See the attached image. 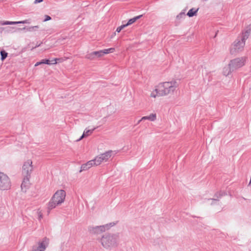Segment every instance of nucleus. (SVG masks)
<instances>
[{"mask_svg": "<svg viewBox=\"0 0 251 251\" xmlns=\"http://www.w3.org/2000/svg\"><path fill=\"white\" fill-rule=\"evenodd\" d=\"M198 10H199V8H197V9H195L194 8H191L188 12L187 15L188 16H189V17H192L196 15Z\"/></svg>", "mask_w": 251, "mask_h": 251, "instance_id": "obj_19", "label": "nucleus"}, {"mask_svg": "<svg viewBox=\"0 0 251 251\" xmlns=\"http://www.w3.org/2000/svg\"><path fill=\"white\" fill-rule=\"evenodd\" d=\"M38 219L40 220L43 218L42 214L41 212H38Z\"/></svg>", "mask_w": 251, "mask_h": 251, "instance_id": "obj_28", "label": "nucleus"}, {"mask_svg": "<svg viewBox=\"0 0 251 251\" xmlns=\"http://www.w3.org/2000/svg\"><path fill=\"white\" fill-rule=\"evenodd\" d=\"M34 27H39V26L35 25V26H29L28 27H24L21 28V30H25L26 31L32 32L33 31H34Z\"/></svg>", "mask_w": 251, "mask_h": 251, "instance_id": "obj_22", "label": "nucleus"}, {"mask_svg": "<svg viewBox=\"0 0 251 251\" xmlns=\"http://www.w3.org/2000/svg\"><path fill=\"white\" fill-rule=\"evenodd\" d=\"M226 195V193L224 191H220L219 192H217L214 195V198L211 199V200L212 201V202H213L211 204H212L213 203H215L219 201V198H220L222 196H225Z\"/></svg>", "mask_w": 251, "mask_h": 251, "instance_id": "obj_14", "label": "nucleus"}, {"mask_svg": "<svg viewBox=\"0 0 251 251\" xmlns=\"http://www.w3.org/2000/svg\"><path fill=\"white\" fill-rule=\"evenodd\" d=\"M86 58L90 60H93L95 58V56L94 54V52H92L89 54H87Z\"/></svg>", "mask_w": 251, "mask_h": 251, "instance_id": "obj_24", "label": "nucleus"}, {"mask_svg": "<svg viewBox=\"0 0 251 251\" xmlns=\"http://www.w3.org/2000/svg\"><path fill=\"white\" fill-rule=\"evenodd\" d=\"M156 119V115L155 113H152L149 116H144L141 118V120H148L151 121H154Z\"/></svg>", "mask_w": 251, "mask_h": 251, "instance_id": "obj_17", "label": "nucleus"}, {"mask_svg": "<svg viewBox=\"0 0 251 251\" xmlns=\"http://www.w3.org/2000/svg\"><path fill=\"white\" fill-rule=\"evenodd\" d=\"M43 1V0H35L34 3H37Z\"/></svg>", "mask_w": 251, "mask_h": 251, "instance_id": "obj_30", "label": "nucleus"}, {"mask_svg": "<svg viewBox=\"0 0 251 251\" xmlns=\"http://www.w3.org/2000/svg\"><path fill=\"white\" fill-rule=\"evenodd\" d=\"M234 70L232 69L231 66L230 65V63L228 65L223 68V73L224 75L227 76L231 73Z\"/></svg>", "mask_w": 251, "mask_h": 251, "instance_id": "obj_16", "label": "nucleus"}, {"mask_svg": "<svg viewBox=\"0 0 251 251\" xmlns=\"http://www.w3.org/2000/svg\"><path fill=\"white\" fill-rule=\"evenodd\" d=\"M114 225V223H111L105 225L90 226L89 227V231L90 233L93 234H100L105 231L108 230L111 227Z\"/></svg>", "mask_w": 251, "mask_h": 251, "instance_id": "obj_5", "label": "nucleus"}, {"mask_svg": "<svg viewBox=\"0 0 251 251\" xmlns=\"http://www.w3.org/2000/svg\"><path fill=\"white\" fill-rule=\"evenodd\" d=\"M31 20L30 19H26L22 21L19 22H10V21H3L0 22L1 25H13L19 24H30Z\"/></svg>", "mask_w": 251, "mask_h": 251, "instance_id": "obj_12", "label": "nucleus"}, {"mask_svg": "<svg viewBox=\"0 0 251 251\" xmlns=\"http://www.w3.org/2000/svg\"><path fill=\"white\" fill-rule=\"evenodd\" d=\"M114 50H115V49L112 48H109V49H105L103 50H100L99 51H93V52L95 56V57H99L102 56L105 54L112 53V52H114Z\"/></svg>", "mask_w": 251, "mask_h": 251, "instance_id": "obj_10", "label": "nucleus"}, {"mask_svg": "<svg viewBox=\"0 0 251 251\" xmlns=\"http://www.w3.org/2000/svg\"><path fill=\"white\" fill-rule=\"evenodd\" d=\"M0 55H1V60H3L7 57V53L4 50H2V51H0Z\"/></svg>", "mask_w": 251, "mask_h": 251, "instance_id": "obj_25", "label": "nucleus"}, {"mask_svg": "<svg viewBox=\"0 0 251 251\" xmlns=\"http://www.w3.org/2000/svg\"><path fill=\"white\" fill-rule=\"evenodd\" d=\"M39 27H34V30H36Z\"/></svg>", "mask_w": 251, "mask_h": 251, "instance_id": "obj_32", "label": "nucleus"}, {"mask_svg": "<svg viewBox=\"0 0 251 251\" xmlns=\"http://www.w3.org/2000/svg\"><path fill=\"white\" fill-rule=\"evenodd\" d=\"M45 18L43 21L44 22H47L48 21L51 20V17L49 15H46L45 16Z\"/></svg>", "mask_w": 251, "mask_h": 251, "instance_id": "obj_27", "label": "nucleus"}, {"mask_svg": "<svg viewBox=\"0 0 251 251\" xmlns=\"http://www.w3.org/2000/svg\"><path fill=\"white\" fill-rule=\"evenodd\" d=\"M112 151H109L96 156L94 161L95 166L100 165L102 162H106L111 156Z\"/></svg>", "mask_w": 251, "mask_h": 251, "instance_id": "obj_8", "label": "nucleus"}, {"mask_svg": "<svg viewBox=\"0 0 251 251\" xmlns=\"http://www.w3.org/2000/svg\"><path fill=\"white\" fill-rule=\"evenodd\" d=\"M44 60H42L41 61H40V62H37V63L35 64V66H38V65H40V64H44Z\"/></svg>", "mask_w": 251, "mask_h": 251, "instance_id": "obj_29", "label": "nucleus"}, {"mask_svg": "<svg viewBox=\"0 0 251 251\" xmlns=\"http://www.w3.org/2000/svg\"><path fill=\"white\" fill-rule=\"evenodd\" d=\"M119 236L117 234L106 233L103 235L100 242L105 249H110L117 245Z\"/></svg>", "mask_w": 251, "mask_h": 251, "instance_id": "obj_3", "label": "nucleus"}, {"mask_svg": "<svg viewBox=\"0 0 251 251\" xmlns=\"http://www.w3.org/2000/svg\"><path fill=\"white\" fill-rule=\"evenodd\" d=\"M142 16V15H141L135 17L132 19H130V20H128L127 24H125L127 26L129 25H131L132 24L134 23L137 20L140 19Z\"/></svg>", "mask_w": 251, "mask_h": 251, "instance_id": "obj_20", "label": "nucleus"}, {"mask_svg": "<svg viewBox=\"0 0 251 251\" xmlns=\"http://www.w3.org/2000/svg\"><path fill=\"white\" fill-rule=\"evenodd\" d=\"M10 187L11 182L8 176L3 173L0 172V190H8Z\"/></svg>", "mask_w": 251, "mask_h": 251, "instance_id": "obj_6", "label": "nucleus"}, {"mask_svg": "<svg viewBox=\"0 0 251 251\" xmlns=\"http://www.w3.org/2000/svg\"><path fill=\"white\" fill-rule=\"evenodd\" d=\"M95 165V163L94 159L88 161L86 163L83 164L81 165L80 172L83 171H86L90 168L93 166Z\"/></svg>", "mask_w": 251, "mask_h": 251, "instance_id": "obj_13", "label": "nucleus"}, {"mask_svg": "<svg viewBox=\"0 0 251 251\" xmlns=\"http://www.w3.org/2000/svg\"><path fill=\"white\" fill-rule=\"evenodd\" d=\"M178 86L177 81L172 80L161 83L159 84L157 87L160 88V95L164 96L173 94Z\"/></svg>", "mask_w": 251, "mask_h": 251, "instance_id": "obj_2", "label": "nucleus"}, {"mask_svg": "<svg viewBox=\"0 0 251 251\" xmlns=\"http://www.w3.org/2000/svg\"><path fill=\"white\" fill-rule=\"evenodd\" d=\"M32 162L31 160L29 159L25 162L23 166L22 174L23 176H30L33 170V167L32 165Z\"/></svg>", "mask_w": 251, "mask_h": 251, "instance_id": "obj_9", "label": "nucleus"}, {"mask_svg": "<svg viewBox=\"0 0 251 251\" xmlns=\"http://www.w3.org/2000/svg\"><path fill=\"white\" fill-rule=\"evenodd\" d=\"M10 28L14 29V27H9Z\"/></svg>", "mask_w": 251, "mask_h": 251, "instance_id": "obj_33", "label": "nucleus"}, {"mask_svg": "<svg viewBox=\"0 0 251 251\" xmlns=\"http://www.w3.org/2000/svg\"><path fill=\"white\" fill-rule=\"evenodd\" d=\"M44 64H48V65H50V64H55L57 63V60H59V59L58 58H55L54 59H53L52 60H51V61L49 60V59H44Z\"/></svg>", "mask_w": 251, "mask_h": 251, "instance_id": "obj_21", "label": "nucleus"}, {"mask_svg": "<svg viewBox=\"0 0 251 251\" xmlns=\"http://www.w3.org/2000/svg\"><path fill=\"white\" fill-rule=\"evenodd\" d=\"M142 120H141V119L138 122V124H139Z\"/></svg>", "mask_w": 251, "mask_h": 251, "instance_id": "obj_31", "label": "nucleus"}, {"mask_svg": "<svg viewBox=\"0 0 251 251\" xmlns=\"http://www.w3.org/2000/svg\"><path fill=\"white\" fill-rule=\"evenodd\" d=\"M23 180L21 184V189L22 191L26 192L27 189L29 187L30 185L29 178H30V176H23Z\"/></svg>", "mask_w": 251, "mask_h": 251, "instance_id": "obj_11", "label": "nucleus"}, {"mask_svg": "<svg viewBox=\"0 0 251 251\" xmlns=\"http://www.w3.org/2000/svg\"><path fill=\"white\" fill-rule=\"evenodd\" d=\"M251 33V28L250 27H248L246 30L242 33V35L238 37L232 45L230 49V53L231 54H234L236 52L243 50L245 44V41L248 38Z\"/></svg>", "mask_w": 251, "mask_h": 251, "instance_id": "obj_1", "label": "nucleus"}, {"mask_svg": "<svg viewBox=\"0 0 251 251\" xmlns=\"http://www.w3.org/2000/svg\"><path fill=\"white\" fill-rule=\"evenodd\" d=\"M160 88L157 87V88H155V89L151 93V97L156 98V97L163 96V95H160Z\"/></svg>", "mask_w": 251, "mask_h": 251, "instance_id": "obj_18", "label": "nucleus"}, {"mask_svg": "<svg viewBox=\"0 0 251 251\" xmlns=\"http://www.w3.org/2000/svg\"><path fill=\"white\" fill-rule=\"evenodd\" d=\"M186 15L185 14V12H180L177 16L176 19L177 20H180L181 19H184L185 18Z\"/></svg>", "mask_w": 251, "mask_h": 251, "instance_id": "obj_23", "label": "nucleus"}, {"mask_svg": "<svg viewBox=\"0 0 251 251\" xmlns=\"http://www.w3.org/2000/svg\"><path fill=\"white\" fill-rule=\"evenodd\" d=\"M65 197L66 192L64 190L57 191L48 203V210H50L56 207V206L61 204L64 201Z\"/></svg>", "mask_w": 251, "mask_h": 251, "instance_id": "obj_4", "label": "nucleus"}, {"mask_svg": "<svg viewBox=\"0 0 251 251\" xmlns=\"http://www.w3.org/2000/svg\"><path fill=\"white\" fill-rule=\"evenodd\" d=\"M247 57H241L232 59L230 61V65L234 71L243 67L246 63Z\"/></svg>", "mask_w": 251, "mask_h": 251, "instance_id": "obj_7", "label": "nucleus"}, {"mask_svg": "<svg viewBox=\"0 0 251 251\" xmlns=\"http://www.w3.org/2000/svg\"><path fill=\"white\" fill-rule=\"evenodd\" d=\"M126 26V25H122L121 26H119L118 27H117V28L116 29V31L117 32H120L124 28H125Z\"/></svg>", "mask_w": 251, "mask_h": 251, "instance_id": "obj_26", "label": "nucleus"}, {"mask_svg": "<svg viewBox=\"0 0 251 251\" xmlns=\"http://www.w3.org/2000/svg\"><path fill=\"white\" fill-rule=\"evenodd\" d=\"M96 129V127H94L92 129H87V128H86L84 130V131L83 132V133L81 135V136L78 139H77L76 141H79L80 140L82 139L83 138L87 137V136L90 135L93 132L94 130Z\"/></svg>", "mask_w": 251, "mask_h": 251, "instance_id": "obj_15", "label": "nucleus"}]
</instances>
